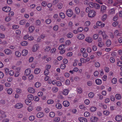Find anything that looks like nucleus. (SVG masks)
Instances as JSON below:
<instances>
[{
    "label": "nucleus",
    "mask_w": 122,
    "mask_h": 122,
    "mask_svg": "<svg viewBox=\"0 0 122 122\" xmlns=\"http://www.w3.org/2000/svg\"><path fill=\"white\" fill-rule=\"evenodd\" d=\"M95 15V12L94 10H91L89 13L88 16L90 17H92L94 16Z\"/></svg>",
    "instance_id": "1"
},
{
    "label": "nucleus",
    "mask_w": 122,
    "mask_h": 122,
    "mask_svg": "<svg viewBox=\"0 0 122 122\" xmlns=\"http://www.w3.org/2000/svg\"><path fill=\"white\" fill-rule=\"evenodd\" d=\"M66 14L68 16L71 17L73 14V12L71 10L68 9L66 12Z\"/></svg>",
    "instance_id": "2"
},
{
    "label": "nucleus",
    "mask_w": 122,
    "mask_h": 122,
    "mask_svg": "<svg viewBox=\"0 0 122 122\" xmlns=\"http://www.w3.org/2000/svg\"><path fill=\"white\" fill-rule=\"evenodd\" d=\"M11 10L10 7L8 6H5L2 9V10L6 12H8L10 11Z\"/></svg>",
    "instance_id": "3"
},
{
    "label": "nucleus",
    "mask_w": 122,
    "mask_h": 122,
    "mask_svg": "<svg viewBox=\"0 0 122 122\" xmlns=\"http://www.w3.org/2000/svg\"><path fill=\"white\" fill-rule=\"evenodd\" d=\"M4 51L7 55H10L12 54V51L9 49H6L4 50Z\"/></svg>",
    "instance_id": "4"
},
{
    "label": "nucleus",
    "mask_w": 122,
    "mask_h": 122,
    "mask_svg": "<svg viewBox=\"0 0 122 122\" xmlns=\"http://www.w3.org/2000/svg\"><path fill=\"white\" fill-rule=\"evenodd\" d=\"M98 120V118L96 117H92L90 119V121L91 122H96Z\"/></svg>",
    "instance_id": "5"
},
{
    "label": "nucleus",
    "mask_w": 122,
    "mask_h": 122,
    "mask_svg": "<svg viewBox=\"0 0 122 122\" xmlns=\"http://www.w3.org/2000/svg\"><path fill=\"white\" fill-rule=\"evenodd\" d=\"M39 48L38 45L37 44L33 46L32 48L33 51L35 52Z\"/></svg>",
    "instance_id": "6"
},
{
    "label": "nucleus",
    "mask_w": 122,
    "mask_h": 122,
    "mask_svg": "<svg viewBox=\"0 0 122 122\" xmlns=\"http://www.w3.org/2000/svg\"><path fill=\"white\" fill-rule=\"evenodd\" d=\"M31 73V71L29 69L26 70L25 71V75L26 76H28L30 75Z\"/></svg>",
    "instance_id": "7"
},
{
    "label": "nucleus",
    "mask_w": 122,
    "mask_h": 122,
    "mask_svg": "<svg viewBox=\"0 0 122 122\" xmlns=\"http://www.w3.org/2000/svg\"><path fill=\"white\" fill-rule=\"evenodd\" d=\"M23 105L21 103H17L15 105V107L16 108L20 109L23 106Z\"/></svg>",
    "instance_id": "8"
},
{
    "label": "nucleus",
    "mask_w": 122,
    "mask_h": 122,
    "mask_svg": "<svg viewBox=\"0 0 122 122\" xmlns=\"http://www.w3.org/2000/svg\"><path fill=\"white\" fill-rule=\"evenodd\" d=\"M44 116V114L42 112H39L36 115V116L38 118L42 117H43Z\"/></svg>",
    "instance_id": "9"
},
{
    "label": "nucleus",
    "mask_w": 122,
    "mask_h": 122,
    "mask_svg": "<svg viewBox=\"0 0 122 122\" xmlns=\"http://www.w3.org/2000/svg\"><path fill=\"white\" fill-rule=\"evenodd\" d=\"M115 119L117 121H120L122 119V117L120 115L117 116L115 117Z\"/></svg>",
    "instance_id": "10"
},
{
    "label": "nucleus",
    "mask_w": 122,
    "mask_h": 122,
    "mask_svg": "<svg viewBox=\"0 0 122 122\" xmlns=\"http://www.w3.org/2000/svg\"><path fill=\"white\" fill-rule=\"evenodd\" d=\"M79 120L81 122H87V120L85 118L80 117L78 118Z\"/></svg>",
    "instance_id": "11"
},
{
    "label": "nucleus",
    "mask_w": 122,
    "mask_h": 122,
    "mask_svg": "<svg viewBox=\"0 0 122 122\" xmlns=\"http://www.w3.org/2000/svg\"><path fill=\"white\" fill-rule=\"evenodd\" d=\"M28 92L31 93H34L35 92V90L32 87H30L28 88Z\"/></svg>",
    "instance_id": "12"
},
{
    "label": "nucleus",
    "mask_w": 122,
    "mask_h": 122,
    "mask_svg": "<svg viewBox=\"0 0 122 122\" xmlns=\"http://www.w3.org/2000/svg\"><path fill=\"white\" fill-rule=\"evenodd\" d=\"M31 100H30L28 99H27L25 100V102L26 104L28 105H30L32 103V102Z\"/></svg>",
    "instance_id": "13"
},
{
    "label": "nucleus",
    "mask_w": 122,
    "mask_h": 122,
    "mask_svg": "<svg viewBox=\"0 0 122 122\" xmlns=\"http://www.w3.org/2000/svg\"><path fill=\"white\" fill-rule=\"evenodd\" d=\"M63 105L65 107H67L69 105V103L67 101H64L63 102Z\"/></svg>",
    "instance_id": "14"
},
{
    "label": "nucleus",
    "mask_w": 122,
    "mask_h": 122,
    "mask_svg": "<svg viewBox=\"0 0 122 122\" xmlns=\"http://www.w3.org/2000/svg\"><path fill=\"white\" fill-rule=\"evenodd\" d=\"M106 6L104 5H102L101 6V11L102 12H104L106 10Z\"/></svg>",
    "instance_id": "15"
},
{
    "label": "nucleus",
    "mask_w": 122,
    "mask_h": 122,
    "mask_svg": "<svg viewBox=\"0 0 122 122\" xmlns=\"http://www.w3.org/2000/svg\"><path fill=\"white\" fill-rule=\"evenodd\" d=\"M85 40L86 41L89 43L91 42L92 41V38L90 37H87Z\"/></svg>",
    "instance_id": "16"
},
{
    "label": "nucleus",
    "mask_w": 122,
    "mask_h": 122,
    "mask_svg": "<svg viewBox=\"0 0 122 122\" xmlns=\"http://www.w3.org/2000/svg\"><path fill=\"white\" fill-rule=\"evenodd\" d=\"M28 53V51L25 49L23 50L22 52V55L23 56H25Z\"/></svg>",
    "instance_id": "17"
},
{
    "label": "nucleus",
    "mask_w": 122,
    "mask_h": 122,
    "mask_svg": "<svg viewBox=\"0 0 122 122\" xmlns=\"http://www.w3.org/2000/svg\"><path fill=\"white\" fill-rule=\"evenodd\" d=\"M41 70L40 68H37L34 71V72L36 74H38L40 72Z\"/></svg>",
    "instance_id": "18"
},
{
    "label": "nucleus",
    "mask_w": 122,
    "mask_h": 122,
    "mask_svg": "<svg viewBox=\"0 0 122 122\" xmlns=\"http://www.w3.org/2000/svg\"><path fill=\"white\" fill-rule=\"evenodd\" d=\"M28 99L32 100L34 99V97L33 95L31 94H29L27 96Z\"/></svg>",
    "instance_id": "19"
},
{
    "label": "nucleus",
    "mask_w": 122,
    "mask_h": 122,
    "mask_svg": "<svg viewBox=\"0 0 122 122\" xmlns=\"http://www.w3.org/2000/svg\"><path fill=\"white\" fill-rule=\"evenodd\" d=\"M96 82L97 85H100L102 83V81L99 79H97L95 81Z\"/></svg>",
    "instance_id": "20"
},
{
    "label": "nucleus",
    "mask_w": 122,
    "mask_h": 122,
    "mask_svg": "<svg viewBox=\"0 0 122 122\" xmlns=\"http://www.w3.org/2000/svg\"><path fill=\"white\" fill-rule=\"evenodd\" d=\"M75 11L76 12V13L77 15H78L79 14L80 12V9L78 7H76L75 9Z\"/></svg>",
    "instance_id": "21"
},
{
    "label": "nucleus",
    "mask_w": 122,
    "mask_h": 122,
    "mask_svg": "<svg viewBox=\"0 0 122 122\" xmlns=\"http://www.w3.org/2000/svg\"><path fill=\"white\" fill-rule=\"evenodd\" d=\"M69 92V90L68 89H65L64 90L63 92V94L65 95H67Z\"/></svg>",
    "instance_id": "22"
},
{
    "label": "nucleus",
    "mask_w": 122,
    "mask_h": 122,
    "mask_svg": "<svg viewBox=\"0 0 122 122\" xmlns=\"http://www.w3.org/2000/svg\"><path fill=\"white\" fill-rule=\"evenodd\" d=\"M28 42L26 41H23L21 43V44L22 46H27L28 44Z\"/></svg>",
    "instance_id": "23"
},
{
    "label": "nucleus",
    "mask_w": 122,
    "mask_h": 122,
    "mask_svg": "<svg viewBox=\"0 0 122 122\" xmlns=\"http://www.w3.org/2000/svg\"><path fill=\"white\" fill-rule=\"evenodd\" d=\"M106 44L107 46H109L111 44V41L109 40H108L106 41Z\"/></svg>",
    "instance_id": "24"
},
{
    "label": "nucleus",
    "mask_w": 122,
    "mask_h": 122,
    "mask_svg": "<svg viewBox=\"0 0 122 122\" xmlns=\"http://www.w3.org/2000/svg\"><path fill=\"white\" fill-rule=\"evenodd\" d=\"M85 37L84 35L82 34L79 35L78 37V38L79 39H82Z\"/></svg>",
    "instance_id": "25"
},
{
    "label": "nucleus",
    "mask_w": 122,
    "mask_h": 122,
    "mask_svg": "<svg viewBox=\"0 0 122 122\" xmlns=\"http://www.w3.org/2000/svg\"><path fill=\"white\" fill-rule=\"evenodd\" d=\"M35 29V27L33 26L30 27L29 29V30L30 32H32Z\"/></svg>",
    "instance_id": "26"
},
{
    "label": "nucleus",
    "mask_w": 122,
    "mask_h": 122,
    "mask_svg": "<svg viewBox=\"0 0 122 122\" xmlns=\"http://www.w3.org/2000/svg\"><path fill=\"white\" fill-rule=\"evenodd\" d=\"M52 90L55 93L58 91V89L57 87H55L53 88L52 89Z\"/></svg>",
    "instance_id": "27"
},
{
    "label": "nucleus",
    "mask_w": 122,
    "mask_h": 122,
    "mask_svg": "<svg viewBox=\"0 0 122 122\" xmlns=\"http://www.w3.org/2000/svg\"><path fill=\"white\" fill-rule=\"evenodd\" d=\"M114 35L116 36H120L121 35V34L119 33V31L118 30H116L114 32Z\"/></svg>",
    "instance_id": "28"
},
{
    "label": "nucleus",
    "mask_w": 122,
    "mask_h": 122,
    "mask_svg": "<svg viewBox=\"0 0 122 122\" xmlns=\"http://www.w3.org/2000/svg\"><path fill=\"white\" fill-rule=\"evenodd\" d=\"M62 4L61 3H59L57 5V6L58 9H61L62 7Z\"/></svg>",
    "instance_id": "29"
},
{
    "label": "nucleus",
    "mask_w": 122,
    "mask_h": 122,
    "mask_svg": "<svg viewBox=\"0 0 122 122\" xmlns=\"http://www.w3.org/2000/svg\"><path fill=\"white\" fill-rule=\"evenodd\" d=\"M55 106L56 108L58 109H60L62 107L60 103L56 104Z\"/></svg>",
    "instance_id": "30"
},
{
    "label": "nucleus",
    "mask_w": 122,
    "mask_h": 122,
    "mask_svg": "<svg viewBox=\"0 0 122 122\" xmlns=\"http://www.w3.org/2000/svg\"><path fill=\"white\" fill-rule=\"evenodd\" d=\"M41 85V84L39 82L35 83V86L36 87H38Z\"/></svg>",
    "instance_id": "31"
},
{
    "label": "nucleus",
    "mask_w": 122,
    "mask_h": 122,
    "mask_svg": "<svg viewBox=\"0 0 122 122\" xmlns=\"http://www.w3.org/2000/svg\"><path fill=\"white\" fill-rule=\"evenodd\" d=\"M26 23V21L25 20H23L20 21V24L22 25H24Z\"/></svg>",
    "instance_id": "32"
},
{
    "label": "nucleus",
    "mask_w": 122,
    "mask_h": 122,
    "mask_svg": "<svg viewBox=\"0 0 122 122\" xmlns=\"http://www.w3.org/2000/svg\"><path fill=\"white\" fill-rule=\"evenodd\" d=\"M97 110V108L96 107H92L90 108V110L92 112H94Z\"/></svg>",
    "instance_id": "33"
},
{
    "label": "nucleus",
    "mask_w": 122,
    "mask_h": 122,
    "mask_svg": "<svg viewBox=\"0 0 122 122\" xmlns=\"http://www.w3.org/2000/svg\"><path fill=\"white\" fill-rule=\"evenodd\" d=\"M116 98L117 99H120L121 98V96L119 94H117L115 96Z\"/></svg>",
    "instance_id": "34"
},
{
    "label": "nucleus",
    "mask_w": 122,
    "mask_h": 122,
    "mask_svg": "<svg viewBox=\"0 0 122 122\" xmlns=\"http://www.w3.org/2000/svg\"><path fill=\"white\" fill-rule=\"evenodd\" d=\"M94 95V93L92 92H91L89 93L88 94V97L91 98H92Z\"/></svg>",
    "instance_id": "35"
},
{
    "label": "nucleus",
    "mask_w": 122,
    "mask_h": 122,
    "mask_svg": "<svg viewBox=\"0 0 122 122\" xmlns=\"http://www.w3.org/2000/svg\"><path fill=\"white\" fill-rule=\"evenodd\" d=\"M64 46L65 45L64 44H62L60 45L58 48L60 50H63L64 48Z\"/></svg>",
    "instance_id": "36"
},
{
    "label": "nucleus",
    "mask_w": 122,
    "mask_h": 122,
    "mask_svg": "<svg viewBox=\"0 0 122 122\" xmlns=\"http://www.w3.org/2000/svg\"><path fill=\"white\" fill-rule=\"evenodd\" d=\"M117 81V80L116 78H113L112 81V82L114 84H116Z\"/></svg>",
    "instance_id": "37"
},
{
    "label": "nucleus",
    "mask_w": 122,
    "mask_h": 122,
    "mask_svg": "<svg viewBox=\"0 0 122 122\" xmlns=\"http://www.w3.org/2000/svg\"><path fill=\"white\" fill-rule=\"evenodd\" d=\"M60 17L62 18H64L65 17V15L64 14L63 12H61L60 13Z\"/></svg>",
    "instance_id": "38"
},
{
    "label": "nucleus",
    "mask_w": 122,
    "mask_h": 122,
    "mask_svg": "<svg viewBox=\"0 0 122 122\" xmlns=\"http://www.w3.org/2000/svg\"><path fill=\"white\" fill-rule=\"evenodd\" d=\"M15 55L19 57L21 56V53L19 51H16L15 52Z\"/></svg>",
    "instance_id": "39"
},
{
    "label": "nucleus",
    "mask_w": 122,
    "mask_h": 122,
    "mask_svg": "<svg viewBox=\"0 0 122 122\" xmlns=\"http://www.w3.org/2000/svg\"><path fill=\"white\" fill-rule=\"evenodd\" d=\"M55 115V113L53 112H50L49 114L50 116L51 117H54Z\"/></svg>",
    "instance_id": "40"
},
{
    "label": "nucleus",
    "mask_w": 122,
    "mask_h": 122,
    "mask_svg": "<svg viewBox=\"0 0 122 122\" xmlns=\"http://www.w3.org/2000/svg\"><path fill=\"white\" fill-rule=\"evenodd\" d=\"M107 15L106 14H105L104 15H103L102 17V20L103 21L105 20L107 18Z\"/></svg>",
    "instance_id": "41"
},
{
    "label": "nucleus",
    "mask_w": 122,
    "mask_h": 122,
    "mask_svg": "<svg viewBox=\"0 0 122 122\" xmlns=\"http://www.w3.org/2000/svg\"><path fill=\"white\" fill-rule=\"evenodd\" d=\"M94 7L96 9H99L100 7V5L98 4L95 3V5Z\"/></svg>",
    "instance_id": "42"
},
{
    "label": "nucleus",
    "mask_w": 122,
    "mask_h": 122,
    "mask_svg": "<svg viewBox=\"0 0 122 122\" xmlns=\"http://www.w3.org/2000/svg\"><path fill=\"white\" fill-rule=\"evenodd\" d=\"M115 10L113 8L111 9L109 11L110 14H113L114 13Z\"/></svg>",
    "instance_id": "43"
},
{
    "label": "nucleus",
    "mask_w": 122,
    "mask_h": 122,
    "mask_svg": "<svg viewBox=\"0 0 122 122\" xmlns=\"http://www.w3.org/2000/svg\"><path fill=\"white\" fill-rule=\"evenodd\" d=\"M54 101L52 100H49L47 101V103L49 104H52L53 103Z\"/></svg>",
    "instance_id": "44"
},
{
    "label": "nucleus",
    "mask_w": 122,
    "mask_h": 122,
    "mask_svg": "<svg viewBox=\"0 0 122 122\" xmlns=\"http://www.w3.org/2000/svg\"><path fill=\"white\" fill-rule=\"evenodd\" d=\"M16 92L18 93H20L21 92V90L19 88H16Z\"/></svg>",
    "instance_id": "45"
},
{
    "label": "nucleus",
    "mask_w": 122,
    "mask_h": 122,
    "mask_svg": "<svg viewBox=\"0 0 122 122\" xmlns=\"http://www.w3.org/2000/svg\"><path fill=\"white\" fill-rule=\"evenodd\" d=\"M13 92V90L11 88L7 90V93L9 94H11Z\"/></svg>",
    "instance_id": "46"
},
{
    "label": "nucleus",
    "mask_w": 122,
    "mask_h": 122,
    "mask_svg": "<svg viewBox=\"0 0 122 122\" xmlns=\"http://www.w3.org/2000/svg\"><path fill=\"white\" fill-rule=\"evenodd\" d=\"M73 36V33H70L67 34V36L68 38H71Z\"/></svg>",
    "instance_id": "47"
},
{
    "label": "nucleus",
    "mask_w": 122,
    "mask_h": 122,
    "mask_svg": "<svg viewBox=\"0 0 122 122\" xmlns=\"http://www.w3.org/2000/svg\"><path fill=\"white\" fill-rule=\"evenodd\" d=\"M89 5L90 7H93L94 6L95 3H94L92 2H90L89 3Z\"/></svg>",
    "instance_id": "48"
},
{
    "label": "nucleus",
    "mask_w": 122,
    "mask_h": 122,
    "mask_svg": "<svg viewBox=\"0 0 122 122\" xmlns=\"http://www.w3.org/2000/svg\"><path fill=\"white\" fill-rule=\"evenodd\" d=\"M103 45V43L102 42H99L98 44V46L100 47H102Z\"/></svg>",
    "instance_id": "49"
},
{
    "label": "nucleus",
    "mask_w": 122,
    "mask_h": 122,
    "mask_svg": "<svg viewBox=\"0 0 122 122\" xmlns=\"http://www.w3.org/2000/svg\"><path fill=\"white\" fill-rule=\"evenodd\" d=\"M99 36V35L98 34H95L93 36V38L95 40H96L97 39Z\"/></svg>",
    "instance_id": "50"
},
{
    "label": "nucleus",
    "mask_w": 122,
    "mask_h": 122,
    "mask_svg": "<svg viewBox=\"0 0 122 122\" xmlns=\"http://www.w3.org/2000/svg\"><path fill=\"white\" fill-rule=\"evenodd\" d=\"M46 22L47 24H49L51 22V20L49 19H48L46 20Z\"/></svg>",
    "instance_id": "51"
},
{
    "label": "nucleus",
    "mask_w": 122,
    "mask_h": 122,
    "mask_svg": "<svg viewBox=\"0 0 122 122\" xmlns=\"http://www.w3.org/2000/svg\"><path fill=\"white\" fill-rule=\"evenodd\" d=\"M77 91L79 93L81 94V93L82 91V89L81 88L79 87L77 89Z\"/></svg>",
    "instance_id": "52"
},
{
    "label": "nucleus",
    "mask_w": 122,
    "mask_h": 122,
    "mask_svg": "<svg viewBox=\"0 0 122 122\" xmlns=\"http://www.w3.org/2000/svg\"><path fill=\"white\" fill-rule=\"evenodd\" d=\"M51 49V48L49 46H46V48L45 49L46 52H48Z\"/></svg>",
    "instance_id": "53"
},
{
    "label": "nucleus",
    "mask_w": 122,
    "mask_h": 122,
    "mask_svg": "<svg viewBox=\"0 0 122 122\" xmlns=\"http://www.w3.org/2000/svg\"><path fill=\"white\" fill-rule=\"evenodd\" d=\"M49 73V71L47 69H46L45 70L44 72V73L45 75H47Z\"/></svg>",
    "instance_id": "54"
},
{
    "label": "nucleus",
    "mask_w": 122,
    "mask_h": 122,
    "mask_svg": "<svg viewBox=\"0 0 122 122\" xmlns=\"http://www.w3.org/2000/svg\"><path fill=\"white\" fill-rule=\"evenodd\" d=\"M90 115V113L88 112H85L84 114V115L85 117H88Z\"/></svg>",
    "instance_id": "55"
},
{
    "label": "nucleus",
    "mask_w": 122,
    "mask_h": 122,
    "mask_svg": "<svg viewBox=\"0 0 122 122\" xmlns=\"http://www.w3.org/2000/svg\"><path fill=\"white\" fill-rule=\"evenodd\" d=\"M95 66L97 67H99L100 66V64L98 62H96L95 64Z\"/></svg>",
    "instance_id": "56"
},
{
    "label": "nucleus",
    "mask_w": 122,
    "mask_h": 122,
    "mask_svg": "<svg viewBox=\"0 0 122 122\" xmlns=\"http://www.w3.org/2000/svg\"><path fill=\"white\" fill-rule=\"evenodd\" d=\"M110 61L111 62L113 63L115 62V60L114 58L113 57H111L110 58Z\"/></svg>",
    "instance_id": "57"
},
{
    "label": "nucleus",
    "mask_w": 122,
    "mask_h": 122,
    "mask_svg": "<svg viewBox=\"0 0 122 122\" xmlns=\"http://www.w3.org/2000/svg\"><path fill=\"white\" fill-rule=\"evenodd\" d=\"M0 29L2 31H5V27L3 25H1L0 26Z\"/></svg>",
    "instance_id": "58"
},
{
    "label": "nucleus",
    "mask_w": 122,
    "mask_h": 122,
    "mask_svg": "<svg viewBox=\"0 0 122 122\" xmlns=\"http://www.w3.org/2000/svg\"><path fill=\"white\" fill-rule=\"evenodd\" d=\"M29 119L30 121H33L35 119L34 117L33 116H30L29 117Z\"/></svg>",
    "instance_id": "59"
},
{
    "label": "nucleus",
    "mask_w": 122,
    "mask_h": 122,
    "mask_svg": "<svg viewBox=\"0 0 122 122\" xmlns=\"http://www.w3.org/2000/svg\"><path fill=\"white\" fill-rule=\"evenodd\" d=\"M102 35L103 38L104 39H106L107 36L106 34L105 33V32H102Z\"/></svg>",
    "instance_id": "60"
},
{
    "label": "nucleus",
    "mask_w": 122,
    "mask_h": 122,
    "mask_svg": "<svg viewBox=\"0 0 122 122\" xmlns=\"http://www.w3.org/2000/svg\"><path fill=\"white\" fill-rule=\"evenodd\" d=\"M66 67V65L64 64H62L60 66L61 69H63Z\"/></svg>",
    "instance_id": "61"
},
{
    "label": "nucleus",
    "mask_w": 122,
    "mask_h": 122,
    "mask_svg": "<svg viewBox=\"0 0 122 122\" xmlns=\"http://www.w3.org/2000/svg\"><path fill=\"white\" fill-rule=\"evenodd\" d=\"M117 65L118 66H122V62L121 61H119L117 63Z\"/></svg>",
    "instance_id": "62"
},
{
    "label": "nucleus",
    "mask_w": 122,
    "mask_h": 122,
    "mask_svg": "<svg viewBox=\"0 0 122 122\" xmlns=\"http://www.w3.org/2000/svg\"><path fill=\"white\" fill-rule=\"evenodd\" d=\"M104 114L106 115H108L109 113V112L107 111H104L103 112Z\"/></svg>",
    "instance_id": "63"
},
{
    "label": "nucleus",
    "mask_w": 122,
    "mask_h": 122,
    "mask_svg": "<svg viewBox=\"0 0 122 122\" xmlns=\"http://www.w3.org/2000/svg\"><path fill=\"white\" fill-rule=\"evenodd\" d=\"M59 1L58 0H54L52 4L53 5H56L58 2Z\"/></svg>",
    "instance_id": "64"
}]
</instances>
